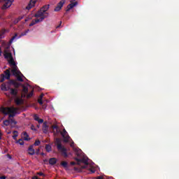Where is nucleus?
Segmentation results:
<instances>
[{
  "instance_id": "1",
  "label": "nucleus",
  "mask_w": 179,
  "mask_h": 179,
  "mask_svg": "<svg viewBox=\"0 0 179 179\" xmlns=\"http://www.w3.org/2000/svg\"><path fill=\"white\" fill-rule=\"evenodd\" d=\"M0 111L4 115H8V118H13V117H15L17 113V109L13 106H11V107L1 106L0 108Z\"/></svg>"
},
{
  "instance_id": "44",
  "label": "nucleus",
  "mask_w": 179,
  "mask_h": 179,
  "mask_svg": "<svg viewBox=\"0 0 179 179\" xmlns=\"http://www.w3.org/2000/svg\"><path fill=\"white\" fill-rule=\"evenodd\" d=\"M96 179H104V177L99 176L96 177Z\"/></svg>"
},
{
  "instance_id": "38",
  "label": "nucleus",
  "mask_w": 179,
  "mask_h": 179,
  "mask_svg": "<svg viewBox=\"0 0 179 179\" xmlns=\"http://www.w3.org/2000/svg\"><path fill=\"white\" fill-rule=\"evenodd\" d=\"M40 143H41L40 142V140H36L34 145V146H39Z\"/></svg>"
},
{
  "instance_id": "42",
  "label": "nucleus",
  "mask_w": 179,
  "mask_h": 179,
  "mask_svg": "<svg viewBox=\"0 0 179 179\" xmlns=\"http://www.w3.org/2000/svg\"><path fill=\"white\" fill-rule=\"evenodd\" d=\"M38 176H41L42 177H45V175H44V173L43 172H38Z\"/></svg>"
},
{
  "instance_id": "16",
  "label": "nucleus",
  "mask_w": 179,
  "mask_h": 179,
  "mask_svg": "<svg viewBox=\"0 0 179 179\" xmlns=\"http://www.w3.org/2000/svg\"><path fill=\"white\" fill-rule=\"evenodd\" d=\"M10 93L11 96H14V97H17V89L10 88Z\"/></svg>"
},
{
  "instance_id": "54",
  "label": "nucleus",
  "mask_w": 179,
  "mask_h": 179,
  "mask_svg": "<svg viewBox=\"0 0 179 179\" xmlns=\"http://www.w3.org/2000/svg\"><path fill=\"white\" fill-rule=\"evenodd\" d=\"M37 127H38V128H40V125H37Z\"/></svg>"
},
{
  "instance_id": "41",
  "label": "nucleus",
  "mask_w": 179,
  "mask_h": 179,
  "mask_svg": "<svg viewBox=\"0 0 179 179\" xmlns=\"http://www.w3.org/2000/svg\"><path fill=\"white\" fill-rule=\"evenodd\" d=\"M16 36H17V34H15V36H13L11 38V39L10 40V43H13V40H15V38H16Z\"/></svg>"
},
{
  "instance_id": "7",
  "label": "nucleus",
  "mask_w": 179,
  "mask_h": 179,
  "mask_svg": "<svg viewBox=\"0 0 179 179\" xmlns=\"http://www.w3.org/2000/svg\"><path fill=\"white\" fill-rule=\"evenodd\" d=\"M65 0H61L58 3L56 8H55V12H59L60 9H62V6L65 5Z\"/></svg>"
},
{
  "instance_id": "10",
  "label": "nucleus",
  "mask_w": 179,
  "mask_h": 179,
  "mask_svg": "<svg viewBox=\"0 0 179 179\" xmlns=\"http://www.w3.org/2000/svg\"><path fill=\"white\" fill-rule=\"evenodd\" d=\"M76 5H78V1H75V2L69 3L67 6V9L66 10V12H69V10L71 9H73V8H75V6H76Z\"/></svg>"
},
{
  "instance_id": "18",
  "label": "nucleus",
  "mask_w": 179,
  "mask_h": 179,
  "mask_svg": "<svg viewBox=\"0 0 179 179\" xmlns=\"http://www.w3.org/2000/svg\"><path fill=\"white\" fill-rule=\"evenodd\" d=\"M4 73H5L4 76L6 79H8V80L10 79V71H9V69L6 70L4 71Z\"/></svg>"
},
{
  "instance_id": "50",
  "label": "nucleus",
  "mask_w": 179,
  "mask_h": 179,
  "mask_svg": "<svg viewBox=\"0 0 179 179\" xmlns=\"http://www.w3.org/2000/svg\"><path fill=\"white\" fill-rule=\"evenodd\" d=\"M62 23V22L60 21V24L57 27V29H59Z\"/></svg>"
},
{
  "instance_id": "4",
  "label": "nucleus",
  "mask_w": 179,
  "mask_h": 179,
  "mask_svg": "<svg viewBox=\"0 0 179 179\" xmlns=\"http://www.w3.org/2000/svg\"><path fill=\"white\" fill-rule=\"evenodd\" d=\"M47 16H48V13H45L43 10H41V8L35 14V17H40V19L43 17V20H45Z\"/></svg>"
},
{
  "instance_id": "11",
  "label": "nucleus",
  "mask_w": 179,
  "mask_h": 179,
  "mask_svg": "<svg viewBox=\"0 0 179 179\" xmlns=\"http://www.w3.org/2000/svg\"><path fill=\"white\" fill-rule=\"evenodd\" d=\"M48 123L47 122H43L42 129L43 131V134H48Z\"/></svg>"
},
{
  "instance_id": "46",
  "label": "nucleus",
  "mask_w": 179,
  "mask_h": 179,
  "mask_svg": "<svg viewBox=\"0 0 179 179\" xmlns=\"http://www.w3.org/2000/svg\"><path fill=\"white\" fill-rule=\"evenodd\" d=\"M43 97H44V94H41L40 96V99H43Z\"/></svg>"
},
{
  "instance_id": "24",
  "label": "nucleus",
  "mask_w": 179,
  "mask_h": 179,
  "mask_svg": "<svg viewBox=\"0 0 179 179\" xmlns=\"http://www.w3.org/2000/svg\"><path fill=\"white\" fill-rule=\"evenodd\" d=\"M52 129H53L54 131L56 130V134H59V129L58 128L57 125H52L51 127Z\"/></svg>"
},
{
  "instance_id": "48",
  "label": "nucleus",
  "mask_w": 179,
  "mask_h": 179,
  "mask_svg": "<svg viewBox=\"0 0 179 179\" xmlns=\"http://www.w3.org/2000/svg\"><path fill=\"white\" fill-rule=\"evenodd\" d=\"M0 179H6V176H0Z\"/></svg>"
},
{
  "instance_id": "14",
  "label": "nucleus",
  "mask_w": 179,
  "mask_h": 179,
  "mask_svg": "<svg viewBox=\"0 0 179 179\" xmlns=\"http://www.w3.org/2000/svg\"><path fill=\"white\" fill-rule=\"evenodd\" d=\"M43 20H44V17L36 19L29 24V27H31V26H34V24H36V23H39V22H43Z\"/></svg>"
},
{
  "instance_id": "40",
  "label": "nucleus",
  "mask_w": 179,
  "mask_h": 179,
  "mask_svg": "<svg viewBox=\"0 0 179 179\" xmlns=\"http://www.w3.org/2000/svg\"><path fill=\"white\" fill-rule=\"evenodd\" d=\"M38 102L39 104H41V106H43V99H41V98H39L38 99Z\"/></svg>"
},
{
  "instance_id": "35",
  "label": "nucleus",
  "mask_w": 179,
  "mask_h": 179,
  "mask_svg": "<svg viewBox=\"0 0 179 179\" xmlns=\"http://www.w3.org/2000/svg\"><path fill=\"white\" fill-rule=\"evenodd\" d=\"M10 120V124H14V125H16L17 124V122H16L15 120L9 118Z\"/></svg>"
},
{
  "instance_id": "26",
  "label": "nucleus",
  "mask_w": 179,
  "mask_h": 179,
  "mask_svg": "<svg viewBox=\"0 0 179 179\" xmlns=\"http://www.w3.org/2000/svg\"><path fill=\"white\" fill-rule=\"evenodd\" d=\"M22 19H23V16H20L17 18H16L14 20V24H17V23H19V22H20V20H22Z\"/></svg>"
},
{
  "instance_id": "9",
  "label": "nucleus",
  "mask_w": 179,
  "mask_h": 179,
  "mask_svg": "<svg viewBox=\"0 0 179 179\" xmlns=\"http://www.w3.org/2000/svg\"><path fill=\"white\" fill-rule=\"evenodd\" d=\"M12 73L14 76H17L18 75H22L23 76V74L20 72V71H17V66H14L13 69L11 71Z\"/></svg>"
},
{
  "instance_id": "47",
  "label": "nucleus",
  "mask_w": 179,
  "mask_h": 179,
  "mask_svg": "<svg viewBox=\"0 0 179 179\" xmlns=\"http://www.w3.org/2000/svg\"><path fill=\"white\" fill-rule=\"evenodd\" d=\"M31 179H41V178L37 176H34Z\"/></svg>"
},
{
  "instance_id": "36",
  "label": "nucleus",
  "mask_w": 179,
  "mask_h": 179,
  "mask_svg": "<svg viewBox=\"0 0 179 179\" xmlns=\"http://www.w3.org/2000/svg\"><path fill=\"white\" fill-rule=\"evenodd\" d=\"M13 134H14L13 136V139H14V141H16V138H17V131H14Z\"/></svg>"
},
{
  "instance_id": "37",
  "label": "nucleus",
  "mask_w": 179,
  "mask_h": 179,
  "mask_svg": "<svg viewBox=\"0 0 179 179\" xmlns=\"http://www.w3.org/2000/svg\"><path fill=\"white\" fill-rule=\"evenodd\" d=\"M16 76H17V80H18V82H23V78H22V76L19 75Z\"/></svg>"
},
{
  "instance_id": "56",
  "label": "nucleus",
  "mask_w": 179,
  "mask_h": 179,
  "mask_svg": "<svg viewBox=\"0 0 179 179\" xmlns=\"http://www.w3.org/2000/svg\"><path fill=\"white\" fill-rule=\"evenodd\" d=\"M8 157H10V155H8Z\"/></svg>"
},
{
  "instance_id": "23",
  "label": "nucleus",
  "mask_w": 179,
  "mask_h": 179,
  "mask_svg": "<svg viewBox=\"0 0 179 179\" xmlns=\"http://www.w3.org/2000/svg\"><path fill=\"white\" fill-rule=\"evenodd\" d=\"M8 64H10V65H12L13 66H16V63H15V60H13V57H11L10 59V60L8 61Z\"/></svg>"
},
{
  "instance_id": "19",
  "label": "nucleus",
  "mask_w": 179,
  "mask_h": 179,
  "mask_svg": "<svg viewBox=\"0 0 179 179\" xmlns=\"http://www.w3.org/2000/svg\"><path fill=\"white\" fill-rule=\"evenodd\" d=\"M49 164H50V166H54V164H57V158H50L49 159Z\"/></svg>"
},
{
  "instance_id": "43",
  "label": "nucleus",
  "mask_w": 179,
  "mask_h": 179,
  "mask_svg": "<svg viewBox=\"0 0 179 179\" xmlns=\"http://www.w3.org/2000/svg\"><path fill=\"white\" fill-rule=\"evenodd\" d=\"M31 129L32 130V131H36V128L34 127V125H31Z\"/></svg>"
},
{
  "instance_id": "57",
  "label": "nucleus",
  "mask_w": 179,
  "mask_h": 179,
  "mask_svg": "<svg viewBox=\"0 0 179 179\" xmlns=\"http://www.w3.org/2000/svg\"><path fill=\"white\" fill-rule=\"evenodd\" d=\"M71 1H76V0H71Z\"/></svg>"
},
{
  "instance_id": "55",
  "label": "nucleus",
  "mask_w": 179,
  "mask_h": 179,
  "mask_svg": "<svg viewBox=\"0 0 179 179\" xmlns=\"http://www.w3.org/2000/svg\"><path fill=\"white\" fill-rule=\"evenodd\" d=\"M41 155H42V156H44V153L43 152V153H41Z\"/></svg>"
},
{
  "instance_id": "31",
  "label": "nucleus",
  "mask_w": 179,
  "mask_h": 179,
  "mask_svg": "<svg viewBox=\"0 0 179 179\" xmlns=\"http://www.w3.org/2000/svg\"><path fill=\"white\" fill-rule=\"evenodd\" d=\"M34 93V90H31L29 94H27V99H31V97H33V94Z\"/></svg>"
},
{
  "instance_id": "27",
  "label": "nucleus",
  "mask_w": 179,
  "mask_h": 179,
  "mask_svg": "<svg viewBox=\"0 0 179 179\" xmlns=\"http://www.w3.org/2000/svg\"><path fill=\"white\" fill-rule=\"evenodd\" d=\"M29 31H30V29H27L26 31L22 32L19 36V38H20V37H23V36H26Z\"/></svg>"
},
{
  "instance_id": "53",
  "label": "nucleus",
  "mask_w": 179,
  "mask_h": 179,
  "mask_svg": "<svg viewBox=\"0 0 179 179\" xmlns=\"http://www.w3.org/2000/svg\"><path fill=\"white\" fill-rule=\"evenodd\" d=\"M91 171H92V173H94V171H93V170H91Z\"/></svg>"
},
{
  "instance_id": "2",
  "label": "nucleus",
  "mask_w": 179,
  "mask_h": 179,
  "mask_svg": "<svg viewBox=\"0 0 179 179\" xmlns=\"http://www.w3.org/2000/svg\"><path fill=\"white\" fill-rule=\"evenodd\" d=\"M55 145L57 146V150L62 152V155L64 157H68V153L66 152V149L61 143V139L56 138Z\"/></svg>"
},
{
  "instance_id": "6",
  "label": "nucleus",
  "mask_w": 179,
  "mask_h": 179,
  "mask_svg": "<svg viewBox=\"0 0 179 179\" xmlns=\"http://www.w3.org/2000/svg\"><path fill=\"white\" fill-rule=\"evenodd\" d=\"M60 134L64 138V142H66V143L69 142V139H71V137L69 136V135H68V132L65 129H64L63 131H61Z\"/></svg>"
},
{
  "instance_id": "29",
  "label": "nucleus",
  "mask_w": 179,
  "mask_h": 179,
  "mask_svg": "<svg viewBox=\"0 0 179 179\" xmlns=\"http://www.w3.org/2000/svg\"><path fill=\"white\" fill-rule=\"evenodd\" d=\"M61 166H62V167H64V169H68V162L64 161L61 162Z\"/></svg>"
},
{
  "instance_id": "32",
  "label": "nucleus",
  "mask_w": 179,
  "mask_h": 179,
  "mask_svg": "<svg viewBox=\"0 0 179 179\" xmlns=\"http://www.w3.org/2000/svg\"><path fill=\"white\" fill-rule=\"evenodd\" d=\"M16 143H19V145L23 146V145H24V141H23V139L20 138L18 141H17Z\"/></svg>"
},
{
  "instance_id": "22",
  "label": "nucleus",
  "mask_w": 179,
  "mask_h": 179,
  "mask_svg": "<svg viewBox=\"0 0 179 179\" xmlns=\"http://www.w3.org/2000/svg\"><path fill=\"white\" fill-rule=\"evenodd\" d=\"M41 9L45 13L48 9H50V4L43 6Z\"/></svg>"
},
{
  "instance_id": "20",
  "label": "nucleus",
  "mask_w": 179,
  "mask_h": 179,
  "mask_svg": "<svg viewBox=\"0 0 179 179\" xmlns=\"http://www.w3.org/2000/svg\"><path fill=\"white\" fill-rule=\"evenodd\" d=\"M4 58H6V59H8L10 58V59L11 58H13L12 53L8 52H6V50H5L4 51Z\"/></svg>"
},
{
  "instance_id": "49",
  "label": "nucleus",
  "mask_w": 179,
  "mask_h": 179,
  "mask_svg": "<svg viewBox=\"0 0 179 179\" xmlns=\"http://www.w3.org/2000/svg\"><path fill=\"white\" fill-rule=\"evenodd\" d=\"M0 139H2V132L0 130Z\"/></svg>"
},
{
  "instance_id": "28",
  "label": "nucleus",
  "mask_w": 179,
  "mask_h": 179,
  "mask_svg": "<svg viewBox=\"0 0 179 179\" xmlns=\"http://www.w3.org/2000/svg\"><path fill=\"white\" fill-rule=\"evenodd\" d=\"M24 135V141H30V138H29V134H27V132L24 131L23 133Z\"/></svg>"
},
{
  "instance_id": "17",
  "label": "nucleus",
  "mask_w": 179,
  "mask_h": 179,
  "mask_svg": "<svg viewBox=\"0 0 179 179\" xmlns=\"http://www.w3.org/2000/svg\"><path fill=\"white\" fill-rule=\"evenodd\" d=\"M34 120L35 121H37L38 122V124H43V122H44V120L40 119V117L37 115H34Z\"/></svg>"
},
{
  "instance_id": "51",
  "label": "nucleus",
  "mask_w": 179,
  "mask_h": 179,
  "mask_svg": "<svg viewBox=\"0 0 179 179\" xmlns=\"http://www.w3.org/2000/svg\"><path fill=\"white\" fill-rule=\"evenodd\" d=\"M2 55V48H0V57Z\"/></svg>"
},
{
  "instance_id": "25",
  "label": "nucleus",
  "mask_w": 179,
  "mask_h": 179,
  "mask_svg": "<svg viewBox=\"0 0 179 179\" xmlns=\"http://www.w3.org/2000/svg\"><path fill=\"white\" fill-rule=\"evenodd\" d=\"M45 150L46 152H51V150H52V148L51 147V145L47 144L45 145Z\"/></svg>"
},
{
  "instance_id": "39",
  "label": "nucleus",
  "mask_w": 179,
  "mask_h": 179,
  "mask_svg": "<svg viewBox=\"0 0 179 179\" xmlns=\"http://www.w3.org/2000/svg\"><path fill=\"white\" fill-rule=\"evenodd\" d=\"M21 97L22 99H26V98L27 99V94L23 92V94H22L21 95Z\"/></svg>"
},
{
  "instance_id": "15",
  "label": "nucleus",
  "mask_w": 179,
  "mask_h": 179,
  "mask_svg": "<svg viewBox=\"0 0 179 179\" xmlns=\"http://www.w3.org/2000/svg\"><path fill=\"white\" fill-rule=\"evenodd\" d=\"M34 5H36V0H31L26 9L29 10V9H31L32 6H34Z\"/></svg>"
},
{
  "instance_id": "52",
  "label": "nucleus",
  "mask_w": 179,
  "mask_h": 179,
  "mask_svg": "<svg viewBox=\"0 0 179 179\" xmlns=\"http://www.w3.org/2000/svg\"><path fill=\"white\" fill-rule=\"evenodd\" d=\"M73 144H74V143H71V144H70V146H71V148H73Z\"/></svg>"
},
{
  "instance_id": "13",
  "label": "nucleus",
  "mask_w": 179,
  "mask_h": 179,
  "mask_svg": "<svg viewBox=\"0 0 179 179\" xmlns=\"http://www.w3.org/2000/svg\"><path fill=\"white\" fill-rule=\"evenodd\" d=\"M34 146L30 145L28 148V155H30L31 156H33L36 153V150H34Z\"/></svg>"
},
{
  "instance_id": "12",
  "label": "nucleus",
  "mask_w": 179,
  "mask_h": 179,
  "mask_svg": "<svg viewBox=\"0 0 179 179\" xmlns=\"http://www.w3.org/2000/svg\"><path fill=\"white\" fill-rule=\"evenodd\" d=\"M73 152H75V154L78 157H82V155H83L82 150L79 148H73Z\"/></svg>"
},
{
  "instance_id": "5",
  "label": "nucleus",
  "mask_w": 179,
  "mask_h": 179,
  "mask_svg": "<svg viewBox=\"0 0 179 179\" xmlns=\"http://www.w3.org/2000/svg\"><path fill=\"white\" fill-rule=\"evenodd\" d=\"M13 1L14 0H0L1 3H2V2L4 3V4H3V7H2V9H8V8H10Z\"/></svg>"
},
{
  "instance_id": "3",
  "label": "nucleus",
  "mask_w": 179,
  "mask_h": 179,
  "mask_svg": "<svg viewBox=\"0 0 179 179\" xmlns=\"http://www.w3.org/2000/svg\"><path fill=\"white\" fill-rule=\"evenodd\" d=\"M13 85V86H14L16 89H18L19 86H20V84L14 80H10L9 82L6 83L5 85L2 84L1 86H4V89H6V87H9V85Z\"/></svg>"
},
{
  "instance_id": "30",
  "label": "nucleus",
  "mask_w": 179,
  "mask_h": 179,
  "mask_svg": "<svg viewBox=\"0 0 179 179\" xmlns=\"http://www.w3.org/2000/svg\"><path fill=\"white\" fill-rule=\"evenodd\" d=\"M22 92H23V93H25V94H27V93H29V88L26 86H23Z\"/></svg>"
},
{
  "instance_id": "33",
  "label": "nucleus",
  "mask_w": 179,
  "mask_h": 179,
  "mask_svg": "<svg viewBox=\"0 0 179 179\" xmlns=\"http://www.w3.org/2000/svg\"><path fill=\"white\" fill-rule=\"evenodd\" d=\"M3 124L6 125V127H8V125H10V119L4 120Z\"/></svg>"
},
{
  "instance_id": "8",
  "label": "nucleus",
  "mask_w": 179,
  "mask_h": 179,
  "mask_svg": "<svg viewBox=\"0 0 179 179\" xmlns=\"http://www.w3.org/2000/svg\"><path fill=\"white\" fill-rule=\"evenodd\" d=\"M75 160L77 162L78 164H79V163H83L86 166H87V164H89L88 159L87 158H85V157H83L82 159L75 158Z\"/></svg>"
},
{
  "instance_id": "34",
  "label": "nucleus",
  "mask_w": 179,
  "mask_h": 179,
  "mask_svg": "<svg viewBox=\"0 0 179 179\" xmlns=\"http://www.w3.org/2000/svg\"><path fill=\"white\" fill-rule=\"evenodd\" d=\"M6 78H5V74H1L0 76V82H4Z\"/></svg>"
},
{
  "instance_id": "21",
  "label": "nucleus",
  "mask_w": 179,
  "mask_h": 179,
  "mask_svg": "<svg viewBox=\"0 0 179 179\" xmlns=\"http://www.w3.org/2000/svg\"><path fill=\"white\" fill-rule=\"evenodd\" d=\"M15 104H17V106H20V104H22V103H23V100L20 98H16L15 99Z\"/></svg>"
},
{
  "instance_id": "45",
  "label": "nucleus",
  "mask_w": 179,
  "mask_h": 179,
  "mask_svg": "<svg viewBox=\"0 0 179 179\" xmlns=\"http://www.w3.org/2000/svg\"><path fill=\"white\" fill-rule=\"evenodd\" d=\"M75 164H76V162H71V166H75Z\"/></svg>"
}]
</instances>
